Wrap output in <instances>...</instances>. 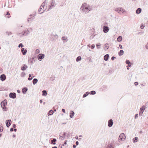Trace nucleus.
Segmentation results:
<instances>
[{"instance_id":"nucleus-1","label":"nucleus","mask_w":148,"mask_h":148,"mask_svg":"<svg viewBox=\"0 0 148 148\" xmlns=\"http://www.w3.org/2000/svg\"><path fill=\"white\" fill-rule=\"evenodd\" d=\"M80 10H82L84 13L86 14L92 10V7L87 3H85L82 5Z\"/></svg>"},{"instance_id":"nucleus-2","label":"nucleus","mask_w":148,"mask_h":148,"mask_svg":"<svg viewBox=\"0 0 148 148\" xmlns=\"http://www.w3.org/2000/svg\"><path fill=\"white\" fill-rule=\"evenodd\" d=\"M37 49L36 50V54L34 55H32V58H29L28 62H30L31 64L33 63V62H35L37 59L36 57L37 56Z\"/></svg>"},{"instance_id":"nucleus-3","label":"nucleus","mask_w":148,"mask_h":148,"mask_svg":"<svg viewBox=\"0 0 148 148\" xmlns=\"http://www.w3.org/2000/svg\"><path fill=\"white\" fill-rule=\"evenodd\" d=\"M7 104V101L5 99L4 101H2L1 103V108L5 111L7 110V108L6 106Z\"/></svg>"},{"instance_id":"nucleus-4","label":"nucleus","mask_w":148,"mask_h":148,"mask_svg":"<svg viewBox=\"0 0 148 148\" xmlns=\"http://www.w3.org/2000/svg\"><path fill=\"white\" fill-rule=\"evenodd\" d=\"M36 16V12L34 13L33 14H31L28 17L27 21L28 23H31L32 21L34 19Z\"/></svg>"},{"instance_id":"nucleus-5","label":"nucleus","mask_w":148,"mask_h":148,"mask_svg":"<svg viewBox=\"0 0 148 148\" xmlns=\"http://www.w3.org/2000/svg\"><path fill=\"white\" fill-rule=\"evenodd\" d=\"M58 36L56 34H52L50 35L49 38L51 41L54 42L58 38Z\"/></svg>"},{"instance_id":"nucleus-6","label":"nucleus","mask_w":148,"mask_h":148,"mask_svg":"<svg viewBox=\"0 0 148 148\" xmlns=\"http://www.w3.org/2000/svg\"><path fill=\"white\" fill-rule=\"evenodd\" d=\"M29 32V31L27 29L26 30L23 31L21 33H18V35L20 37L23 36H26Z\"/></svg>"},{"instance_id":"nucleus-7","label":"nucleus","mask_w":148,"mask_h":148,"mask_svg":"<svg viewBox=\"0 0 148 148\" xmlns=\"http://www.w3.org/2000/svg\"><path fill=\"white\" fill-rule=\"evenodd\" d=\"M115 11L117 12L120 14H121L125 12V10L123 9L122 8H116L115 9Z\"/></svg>"},{"instance_id":"nucleus-8","label":"nucleus","mask_w":148,"mask_h":148,"mask_svg":"<svg viewBox=\"0 0 148 148\" xmlns=\"http://www.w3.org/2000/svg\"><path fill=\"white\" fill-rule=\"evenodd\" d=\"M125 137H126L124 134L123 133H122L119 135V140L120 141H122L123 140V139H125Z\"/></svg>"},{"instance_id":"nucleus-9","label":"nucleus","mask_w":148,"mask_h":148,"mask_svg":"<svg viewBox=\"0 0 148 148\" xmlns=\"http://www.w3.org/2000/svg\"><path fill=\"white\" fill-rule=\"evenodd\" d=\"M45 57V55L43 54L40 53L38 55V59L39 61H41Z\"/></svg>"},{"instance_id":"nucleus-10","label":"nucleus","mask_w":148,"mask_h":148,"mask_svg":"<svg viewBox=\"0 0 148 148\" xmlns=\"http://www.w3.org/2000/svg\"><path fill=\"white\" fill-rule=\"evenodd\" d=\"M9 97L10 98L14 99L16 98V95L15 92H10L9 94Z\"/></svg>"},{"instance_id":"nucleus-11","label":"nucleus","mask_w":148,"mask_h":148,"mask_svg":"<svg viewBox=\"0 0 148 148\" xmlns=\"http://www.w3.org/2000/svg\"><path fill=\"white\" fill-rule=\"evenodd\" d=\"M12 123V121L10 119L7 120L5 121V124L7 127L9 128Z\"/></svg>"},{"instance_id":"nucleus-12","label":"nucleus","mask_w":148,"mask_h":148,"mask_svg":"<svg viewBox=\"0 0 148 148\" xmlns=\"http://www.w3.org/2000/svg\"><path fill=\"white\" fill-rule=\"evenodd\" d=\"M103 28V32L105 33H107L109 30V27L106 25L104 26Z\"/></svg>"},{"instance_id":"nucleus-13","label":"nucleus","mask_w":148,"mask_h":148,"mask_svg":"<svg viewBox=\"0 0 148 148\" xmlns=\"http://www.w3.org/2000/svg\"><path fill=\"white\" fill-rule=\"evenodd\" d=\"M55 2L54 0H52L51 2V5H50L49 9H51L53 7H54L56 5Z\"/></svg>"},{"instance_id":"nucleus-14","label":"nucleus","mask_w":148,"mask_h":148,"mask_svg":"<svg viewBox=\"0 0 148 148\" xmlns=\"http://www.w3.org/2000/svg\"><path fill=\"white\" fill-rule=\"evenodd\" d=\"M6 78V77L5 74H3L0 75V80L2 81H4Z\"/></svg>"},{"instance_id":"nucleus-15","label":"nucleus","mask_w":148,"mask_h":148,"mask_svg":"<svg viewBox=\"0 0 148 148\" xmlns=\"http://www.w3.org/2000/svg\"><path fill=\"white\" fill-rule=\"evenodd\" d=\"M144 106H143L142 107L140 108V112H139V115L141 116L142 115L144 110H145V109L144 108Z\"/></svg>"},{"instance_id":"nucleus-16","label":"nucleus","mask_w":148,"mask_h":148,"mask_svg":"<svg viewBox=\"0 0 148 148\" xmlns=\"http://www.w3.org/2000/svg\"><path fill=\"white\" fill-rule=\"evenodd\" d=\"M46 9V8H45V9H44L43 8H42V6L41 5V6L40 7V8L38 10V12L40 13V14L44 12L45 11L44 10H45Z\"/></svg>"},{"instance_id":"nucleus-17","label":"nucleus","mask_w":148,"mask_h":148,"mask_svg":"<svg viewBox=\"0 0 148 148\" xmlns=\"http://www.w3.org/2000/svg\"><path fill=\"white\" fill-rule=\"evenodd\" d=\"M113 124V120L112 119H110L108 121V126L109 127H111L112 126Z\"/></svg>"},{"instance_id":"nucleus-18","label":"nucleus","mask_w":148,"mask_h":148,"mask_svg":"<svg viewBox=\"0 0 148 148\" xmlns=\"http://www.w3.org/2000/svg\"><path fill=\"white\" fill-rule=\"evenodd\" d=\"M28 90V88L26 87H23L22 90V92L23 94H25L26 93L27 91Z\"/></svg>"},{"instance_id":"nucleus-19","label":"nucleus","mask_w":148,"mask_h":148,"mask_svg":"<svg viewBox=\"0 0 148 148\" xmlns=\"http://www.w3.org/2000/svg\"><path fill=\"white\" fill-rule=\"evenodd\" d=\"M47 2H48L47 0H45V1H44L43 3H42V8H43L44 9V7H45V5H47Z\"/></svg>"},{"instance_id":"nucleus-20","label":"nucleus","mask_w":148,"mask_h":148,"mask_svg":"<svg viewBox=\"0 0 148 148\" xmlns=\"http://www.w3.org/2000/svg\"><path fill=\"white\" fill-rule=\"evenodd\" d=\"M21 68L22 71H25L27 68V66L26 65L24 64L22 65Z\"/></svg>"},{"instance_id":"nucleus-21","label":"nucleus","mask_w":148,"mask_h":148,"mask_svg":"<svg viewBox=\"0 0 148 148\" xmlns=\"http://www.w3.org/2000/svg\"><path fill=\"white\" fill-rule=\"evenodd\" d=\"M21 52L22 53L23 55H25L27 52V49H25L24 48H22L21 49Z\"/></svg>"},{"instance_id":"nucleus-22","label":"nucleus","mask_w":148,"mask_h":148,"mask_svg":"<svg viewBox=\"0 0 148 148\" xmlns=\"http://www.w3.org/2000/svg\"><path fill=\"white\" fill-rule=\"evenodd\" d=\"M109 56V54H107L106 55L104 56V60L106 61H107L108 60Z\"/></svg>"},{"instance_id":"nucleus-23","label":"nucleus","mask_w":148,"mask_h":148,"mask_svg":"<svg viewBox=\"0 0 148 148\" xmlns=\"http://www.w3.org/2000/svg\"><path fill=\"white\" fill-rule=\"evenodd\" d=\"M75 114V113L73 111H71L70 113V117L71 118H72Z\"/></svg>"},{"instance_id":"nucleus-24","label":"nucleus","mask_w":148,"mask_h":148,"mask_svg":"<svg viewBox=\"0 0 148 148\" xmlns=\"http://www.w3.org/2000/svg\"><path fill=\"white\" fill-rule=\"evenodd\" d=\"M124 53V51L123 50H121L119 52L118 54L119 56H121L123 55Z\"/></svg>"},{"instance_id":"nucleus-25","label":"nucleus","mask_w":148,"mask_h":148,"mask_svg":"<svg viewBox=\"0 0 148 148\" xmlns=\"http://www.w3.org/2000/svg\"><path fill=\"white\" fill-rule=\"evenodd\" d=\"M141 12V9L140 8H138L136 11V13L137 14H139Z\"/></svg>"},{"instance_id":"nucleus-26","label":"nucleus","mask_w":148,"mask_h":148,"mask_svg":"<svg viewBox=\"0 0 148 148\" xmlns=\"http://www.w3.org/2000/svg\"><path fill=\"white\" fill-rule=\"evenodd\" d=\"M114 146L112 144H108L107 146V148H114Z\"/></svg>"},{"instance_id":"nucleus-27","label":"nucleus","mask_w":148,"mask_h":148,"mask_svg":"<svg viewBox=\"0 0 148 148\" xmlns=\"http://www.w3.org/2000/svg\"><path fill=\"white\" fill-rule=\"evenodd\" d=\"M62 40L64 41V42H66L68 40L67 38V37L63 36L62 38Z\"/></svg>"},{"instance_id":"nucleus-28","label":"nucleus","mask_w":148,"mask_h":148,"mask_svg":"<svg viewBox=\"0 0 148 148\" xmlns=\"http://www.w3.org/2000/svg\"><path fill=\"white\" fill-rule=\"evenodd\" d=\"M47 92L46 90H43L42 91V95L45 96H46L47 95Z\"/></svg>"},{"instance_id":"nucleus-29","label":"nucleus","mask_w":148,"mask_h":148,"mask_svg":"<svg viewBox=\"0 0 148 148\" xmlns=\"http://www.w3.org/2000/svg\"><path fill=\"white\" fill-rule=\"evenodd\" d=\"M125 62L128 65L129 67H130L131 66L132 64L129 60H126Z\"/></svg>"},{"instance_id":"nucleus-30","label":"nucleus","mask_w":148,"mask_h":148,"mask_svg":"<svg viewBox=\"0 0 148 148\" xmlns=\"http://www.w3.org/2000/svg\"><path fill=\"white\" fill-rule=\"evenodd\" d=\"M117 40L118 42H120L122 40V38L121 36H119L118 37Z\"/></svg>"},{"instance_id":"nucleus-31","label":"nucleus","mask_w":148,"mask_h":148,"mask_svg":"<svg viewBox=\"0 0 148 148\" xmlns=\"http://www.w3.org/2000/svg\"><path fill=\"white\" fill-rule=\"evenodd\" d=\"M56 138H53V139L51 140V144L53 145L56 144L55 142L56 141Z\"/></svg>"},{"instance_id":"nucleus-32","label":"nucleus","mask_w":148,"mask_h":148,"mask_svg":"<svg viewBox=\"0 0 148 148\" xmlns=\"http://www.w3.org/2000/svg\"><path fill=\"white\" fill-rule=\"evenodd\" d=\"M32 82L34 85L35 84L37 83V79L34 78L32 81Z\"/></svg>"},{"instance_id":"nucleus-33","label":"nucleus","mask_w":148,"mask_h":148,"mask_svg":"<svg viewBox=\"0 0 148 148\" xmlns=\"http://www.w3.org/2000/svg\"><path fill=\"white\" fill-rule=\"evenodd\" d=\"M138 140V138L137 137H135L133 139V142L134 143L137 142Z\"/></svg>"},{"instance_id":"nucleus-34","label":"nucleus","mask_w":148,"mask_h":148,"mask_svg":"<svg viewBox=\"0 0 148 148\" xmlns=\"http://www.w3.org/2000/svg\"><path fill=\"white\" fill-rule=\"evenodd\" d=\"M53 113V112L52 110H50L48 113V116L51 115H52Z\"/></svg>"},{"instance_id":"nucleus-35","label":"nucleus","mask_w":148,"mask_h":148,"mask_svg":"<svg viewBox=\"0 0 148 148\" xmlns=\"http://www.w3.org/2000/svg\"><path fill=\"white\" fill-rule=\"evenodd\" d=\"M82 58L80 56H79L77 57L76 59V61L78 62L81 60Z\"/></svg>"},{"instance_id":"nucleus-36","label":"nucleus","mask_w":148,"mask_h":148,"mask_svg":"<svg viewBox=\"0 0 148 148\" xmlns=\"http://www.w3.org/2000/svg\"><path fill=\"white\" fill-rule=\"evenodd\" d=\"M89 94V92H86L83 95V97L84 98L87 96L88 94Z\"/></svg>"},{"instance_id":"nucleus-37","label":"nucleus","mask_w":148,"mask_h":148,"mask_svg":"<svg viewBox=\"0 0 148 148\" xmlns=\"http://www.w3.org/2000/svg\"><path fill=\"white\" fill-rule=\"evenodd\" d=\"M89 93L91 95H94L96 94V92L94 90H92L90 91Z\"/></svg>"},{"instance_id":"nucleus-38","label":"nucleus","mask_w":148,"mask_h":148,"mask_svg":"<svg viewBox=\"0 0 148 148\" xmlns=\"http://www.w3.org/2000/svg\"><path fill=\"white\" fill-rule=\"evenodd\" d=\"M25 75V72H23L21 74V77H24Z\"/></svg>"},{"instance_id":"nucleus-39","label":"nucleus","mask_w":148,"mask_h":148,"mask_svg":"<svg viewBox=\"0 0 148 148\" xmlns=\"http://www.w3.org/2000/svg\"><path fill=\"white\" fill-rule=\"evenodd\" d=\"M109 47V46L108 44L106 43L104 45V48H106L107 49H108Z\"/></svg>"},{"instance_id":"nucleus-40","label":"nucleus","mask_w":148,"mask_h":148,"mask_svg":"<svg viewBox=\"0 0 148 148\" xmlns=\"http://www.w3.org/2000/svg\"><path fill=\"white\" fill-rule=\"evenodd\" d=\"M23 46H24L23 45L22 43H21L19 44L18 45V47L19 48H20V47L22 48V47H23Z\"/></svg>"},{"instance_id":"nucleus-41","label":"nucleus","mask_w":148,"mask_h":148,"mask_svg":"<svg viewBox=\"0 0 148 148\" xmlns=\"http://www.w3.org/2000/svg\"><path fill=\"white\" fill-rule=\"evenodd\" d=\"M100 45L101 44L99 43L97 44L96 47H97V48L98 49L100 48Z\"/></svg>"},{"instance_id":"nucleus-42","label":"nucleus","mask_w":148,"mask_h":148,"mask_svg":"<svg viewBox=\"0 0 148 148\" xmlns=\"http://www.w3.org/2000/svg\"><path fill=\"white\" fill-rule=\"evenodd\" d=\"M3 126L1 125L0 126V132H2L3 130Z\"/></svg>"},{"instance_id":"nucleus-43","label":"nucleus","mask_w":148,"mask_h":148,"mask_svg":"<svg viewBox=\"0 0 148 148\" xmlns=\"http://www.w3.org/2000/svg\"><path fill=\"white\" fill-rule=\"evenodd\" d=\"M6 34H7L8 36H10V35H11L12 34V33L11 32H6Z\"/></svg>"},{"instance_id":"nucleus-44","label":"nucleus","mask_w":148,"mask_h":148,"mask_svg":"<svg viewBox=\"0 0 148 148\" xmlns=\"http://www.w3.org/2000/svg\"><path fill=\"white\" fill-rule=\"evenodd\" d=\"M145 27V26L143 24H141L140 26V28L141 29H144Z\"/></svg>"},{"instance_id":"nucleus-45","label":"nucleus","mask_w":148,"mask_h":148,"mask_svg":"<svg viewBox=\"0 0 148 148\" xmlns=\"http://www.w3.org/2000/svg\"><path fill=\"white\" fill-rule=\"evenodd\" d=\"M95 47V45H94V44H92L91 46V48L92 49H94Z\"/></svg>"},{"instance_id":"nucleus-46","label":"nucleus","mask_w":148,"mask_h":148,"mask_svg":"<svg viewBox=\"0 0 148 148\" xmlns=\"http://www.w3.org/2000/svg\"><path fill=\"white\" fill-rule=\"evenodd\" d=\"M67 133L66 132H64L63 134V136H64V137H65L66 136V135Z\"/></svg>"},{"instance_id":"nucleus-47","label":"nucleus","mask_w":148,"mask_h":148,"mask_svg":"<svg viewBox=\"0 0 148 148\" xmlns=\"http://www.w3.org/2000/svg\"><path fill=\"white\" fill-rule=\"evenodd\" d=\"M138 116V114H136L135 115V119H136Z\"/></svg>"},{"instance_id":"nucleus-48","label":"nucleus","mask_w":148,"mask_h":148,"mask_svg":"<svg viewBox=\"0 0 148 148\" xmlns=\"http://www.w3.org/2000/svg\"><path fill=\"white\" fill-rule=\"evenodd\" d=\"M33 78V77H29L28 78V80H29V81L31 80Z\"/></svg>"},{"instance_id":"nucleus-49","label":"nucleus","mask_w":148,"mask_h":148,"mask_svg":"<svg viewBox=\"0 0 148 148\" xmlns=\"http://www.w3.org/2000/svg\"><path fill=\"white\" fill-rule=\"evenodd\" d=\"M116 58L115 57L112 56L111 58V60H114V59Z\"/></svg>"},{"instance_id":"nucleus-50","label":"nucleus","mask_w":148,"mask_h":148,"mask_svg":"<svg viewBox=\"0 0 148 148\" xmlns=\"http://www.w3.org/2000/svg\"><path fill=\"white\" fill-rule=\"evenodd\" d=\"M138 83L137 82H134V84L136 86L138 85Z\"/></svg>"},{"instance_id":"nucleus-51","label":"nucleus","mask_w":148,"mask_h":148,"mask_svg":"<svg viewBox=\"0 0 148 148\" xmlns=\"http://www.w3.org/2000/svg\"><path fill=\"white\" fill-rule=\"evenodd\" d=\"M16 125L15 124H13L12 125V127H13V128H15V127H16Z\"/></svg>"},{"instance_id":"nucleus-52","label":"nucleus","mask_w":148,"mask_h":148,"mask_svg":"<svg viewBox=\"0 0 148 148\" xmlns=\"http://www.w3.org/2000/svg\"><path fill=\"white\" fill-rule=\"evenodd\" d=\"M66 136L67 137H69V136H70V135H69V133H68L67 134H66Z\"/></svg>"},{"instance_id":"nucleus-53","label":"nucleus","mask_w":148,"mask_h":148,"mask_svg":"<svg viewBox=\"0 0 148 148\" xmlns=\"http://www.w3.org/2000/svg\"><path fill=\"white\" fill-rule=\"evenodd\" d=\"M119 47H120V48L121 49H123L122 46V45H121L120 44L119 45Z\"/></svg>"},{"instance_id":"nucleus-54","label":"nucleus","mask_w":148,"mask_h":148,"mask_svg":"<svg viewBox=\"0 0 148 148\" xmlns=\"http://www.w3.org/2000/svg\"><path fill=\"white\" fill-rule=\"evenodd\" d=\"M13 130H14V129L13 128H11L10 129V132H13Z\"/></svg>"},{"instance_id":"nucleus-55","label":"nucleus","mask_w":148,"mask_h":148,"mask_svg":"<svg viewBox=\"0 0 148 148\" xmlns=\"http://www.w3.org/2000/svg\"><path fill=\"white\" fill-rule=\"evenodd\" d=\"M62 111L64 113H65V110L64 109H62Z\"/></svg>"},{"instance_id":"nucleus-56","label":"nucleus","mask_w":148,"mask_h":148,"mask_svg":"<svg viewBox=\"0 0 148 148\" xmlns=\"http://www.w3.org/2000/svg\"><path fill=\"white\" fill-rule=\"evenodd\" d=\"M3 69L1 68H0V73H1Z\"/></svg>"},{"instance_id":"nucleus-57","label":"nucleus","mask_w":148,"mask_h":148,"mask_svg":"<svg viewBox=\"0 0 148 148\" xmlns=\"http://www.w3.org/2000/svg\"><path fill=\"white\" fill-rule=\"evenodd\" d=\"M76 145H73V148H75L76 147Z\"/></svg>"},{"instance_id":"nucleus-58","label":"nucleus","mask_w":148,"mask_h":148,"mask_svg":"<svg viewBox=\"0 0 148 148\" xmlns=\"http://www.w3.org/2000/svg\"><path fill=\"white\" fill-rule=\"evenodd\" d=\"M17 92L18 93H21V91L19 90H17Z\"/></svg>"},{"instance_id":"nucleus-59","label":"nucleus","mask_w":148,"mask_h":148,"mask_svg":"<svg viewBox=\"0 0 148 148\" xmlns=\"http://www.w3.org/2000/svg\"><path fill=\"white\" fill-rule=\"evenodd\" d=\"M76 145H79V142L78 141L76 142Z\"/></svg>"},{"instance_id":"nucleus-60","label":"nucleus","mask_w":148,"mask_h":148,"mask_svg":"<svg viewBox=\"0 0 148 148\" xmlns=\"http://www.w3.org/2000/svg\"><path fill=\"white\" fill-rule=\"evenodd\" d=\"M6 13V15H10V14L9 12H7Z\"/></svg>"},{"instance_id":"nucleus-61","label":"nucleus","mask_w":148,"mask_h":148,"mask_svg":"<svg viewBox=\"0 0 148 148\" xmlns=\"http://www.w3.org/2000/svg\"><path fill=\"white\" fill-rule=\"evenodd\" d=\"M17 131V129L15 128H14L13 130V131L14 132H16Z\"/></svg>"},{"instance_id":"nucleus-62","label":"nucleus","mask_w":148,"mask_h":148,"mask_svg":"<svg viewBox=\"0 0 148 148\" xmlns=\"http://www.w3.org/2000/svg\"><path fill=\"white\" fill-rule=\"evenodd\" d=\"M66 143H67V140H66L65 141H64V144L65 145H66Z\"/></svg>"},{"instance_id":"nucleus-63","label":"nucleus","mask_w":148,"mask_h":148,"mask_svg":"<svg viewBox=\"0 0 148 148\" xmlns=\"http://www.w3.org/2000/svg\"><path fill=\"white\" fill-rule=\"evenodd\" d=\"M16 137V135L15 134H13L12 136L13 138H15Z\"/></svg>"},{"instance_id":"nucleus-64","label":"nucleus","mask_w":148,"mask_h":148,"mask_svg":"<svg viewBox=\"0 0 148 148\" xmlns=\"http://www.w3.org/2000/svg\"><path fill=\"white\" fill-rule=\"evenodd\" d=\"M40 103H42V100H40Z\"/></svg>"}]
</instances>
